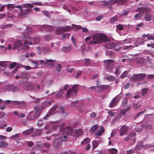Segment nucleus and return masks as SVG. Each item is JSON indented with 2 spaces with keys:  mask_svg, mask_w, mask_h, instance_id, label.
<instances>
[{
  "mask_svg": "<svg viewBox=\"0 0 154 154\" xmlns=\"http://www.w3.org/2000/svg\"><path fill=\"white\" fill-rule=\"evenodd\" d=\"M92 40L91 41L90 43L92 44H99L103 42L106 41V37L102 34L96 33L92 36Z\"/></svg>",
  "mask_w": 154,
  "mask_h": 154,
  "instance_id": "nucleus-1",
  "label": "nucleus"
},
{
  "mask_svg": "<svg viewBox=\"0 0 154 154\" xmlns=\"http://www.w3.org/2000/svg\"><path fill=\"white\" fill-rule=\"evenodd\" d=\"M137 11H139L138 13L136 14L134 16V19L137 20L139 17H141L145 13H147L149 11L147 7H139L137 9Z\"/></svg>",
  "mask_w": 154,
  "mask_h": 154,
  "instance_id": "nucleus-2",
  "label": "nucleus"
},
{
  "mask_svg": "<svg viewBox=\"0 0 154 154\" xmlns=\"http://www.w3.org/2000/svg\"><path fill=\"white\" fill-rule=\"evenodd\" d=\"M146 76V74L145 73H140L134 74L130 78V79L133 81H141Z\"/></svg>",
  "mask_w": 154,
  "mask_h": 154,
  "instance_id": "nucleus-3",
  "label": "nucleus"
},
{
  "mask_svg": "<svg viewBox=\"0 0 154 154\" xmlns=\"http://www.w3.org/2000/svg\"><path fill=\"white\" fill-rule=\"evenodd\" d=\"M61 136L60 134H57L55 137L54 142V146L56 149L60 148L61 146L62 143L60 139Z\"/></svg>",
  "mask_w": 154,
  "mask_h": 154,
  "instance_id": "nucleus-4",
  "label": "nucleus"
},
{
  "mask_svg": "<svg viewBox=\"0 0 154 154\" xmlns=\"http://www.w3.org/2000/svg\"><path fill=\"white\" fill-rule=\"evenodd\" d=\"M104 62L105 67L109 72H111L114 66V61L112 60H108L104 61Z\"/></svg>",
  "mask_w": 154,
  "mask_h": 154,
  "instance_id": "nucleus-5",
  "label": "nucleus"
},
{
  "mask_svg": "<svg viewBox=\"0 0 154 154\" xmlns=\"http://www.w3.org/2000/svg\"><path fill=\"white\" fill-rule=\"evenodd\" d=\"M4 89L6 91H11L15 92L18 91L19 88L14 85L9 84L5 86Z\"/></svg>",
  "mask_w": 154,
  "mask_h": 154,
  "instance_id": "nucleus-6",
  "label": "nucleus"
},
{
  "mask_svg": "<svg viewBox=\"0 0 154 154\" xmlns=\"http://www.w3.org/2000/svg\"><path fill=\"white\" fill-rule=\"evenodd\" d=\"M72 27L70 26H66L65 27L58 29L55 32L57 35H61L63 32H68L72 30Z\"/></svg>",
  "mask_w": 154,
  "mask_h": 154,
  "instance_id": "nucleus-7",
  "label": "nucleus"
},
{
  "mask_svg": "<svg viewBox=\"0 0 154 154\" xmlns=\"http://www.w3.org/2000/svg\"><path fill=\"white\" fill-rule=\"evenodd\" d=\"M27 37L25 39L24 43L22 44V48L23 49H28L29 48V46H27L26 44L30 45L32 44V42L30 41L31 39V37L29 36H27Z\"/></svg>",
  "mask_w": 154,
  "mask_h": 154,
  "instance_id": "nucleus-8",
  "label": "nucleus"
},
{
  "mask_svg": "<svg viewBox=\"0 0 154 154\" xmlns=\"http://www.w3.org/2000/svg\"><path fill=\"white\" fill-rule=\"evenodd\" d=\"M23 88L27 90H33L35 89V86L33 84L30 83H28L25 84L23 86Z\"/></svg>",
  "mask_w": 154,
  "mask_h": 154,
  "instance_id": "nucleus-9",
  "label": "nucleus"
},
{
  "mask_svg": "<svg viewBox=\"0 0 154 154\" xmlns=\"http://www.w3.org/2000/svg\"><path fill=\"white\" fill-rule=\"evenodd\" d=\"M118 95L115 97L110 103L109 105V107L111 108H113L116 106L118 104L119 101V99L117 98Z\"/></svg>",
  "mask_w": 154,
  "mask_h": 154,
  "instance_id": "nucleus-10",
  "label": "nucleus"
},
{
  "mask_svg": "<svg viewBox=\"0 0 154 154\" xmlns=\"http://www.w3.org/2000/svg\"><path fill=\"white\" fill-rule=\"evenodd\" d=\"M6 139V137L4 136L0 135V148L4 147L8 145V143L4 140Z\"/></svg>",
  "mask_w": 154,
  "mask_h": 154,
  "instance_id": "nucleus-11",
  "label": "nucleus"
},
{
  "mask_svg": "<svg viewBox=\"0 0 154 154\" xmlns=\"http://www.w3.org/2000/svg\"><path fill=\"white\" fill-rule=\"evenodd\" d=\"M136 136V133L135 132L131 133L128 136L124 138V140L125 141H128L131 140L133 139L135 141L136 139L135 136Z\"/></svg>",
  "mask_w": 154,
  "mask_h": 154,
  "instance_id": "nucleus-12",
  "label": "nucleus"
},
{
  "mask_svg": "<svg viewBox=\"0 0 154 154\" xmlns=\"http://www.w3.org/2000/svg\"><path fill=\"white\" fill-rule=\"evenodd\" d=\"M128 126L124 125H123L119 130L120 135L121 136L126 134L128 132Z\"/></svg>",
  "mask_w": 154,
  "mask_h": 154,
  "instance_id": "nucleus-13",
  "label": "nucleus"
},
{
  "mask_svg": "<svg viewBox=\"0 0 154 154\" xmlns=\"http://www.w3.org/2000/svg\"><path fill=\"white\" fill-rule=\"evenodd\" d=\"M82 131L81 129H78L74 130L72 136L75 137H78L82 135Z\"/></svg>",
  "mask_w": 154,
  "mask_h": 154,
  "instance_id": "nucleus-14",
  "label": "nucleus"
},
{
  "mask_svg": "<svg viewBox=\"0 0 154 154\" xmlns=\"http://www.w3.org/2000/svg\"><path fill=\"white\" fill-rule=\"evenodd\" d=\"M76 93L75 91H73L72 89H69L66 94V97L68 98L71 97H74L76 96Z\"/></svg>",
  "mask_w": 154,
  "mask_h": 154,
  "instance_id": "nucleus-15",
  "label": "nucleus"
},
{
  "mask_svg": "<svg viewBox=\"0 0 154 154\" xmlns=\"http://www.w3.org/2000/svg\"><path fill=\"white\" fill-rule=\"evenodd\" d=\"M33 112L31 111L30 112L28 115L27 118L29 120H35L38 117L36 116L35 114H33Z\"/></svg>",
  "mask_w": 154,
  "mask_h": 154,
  "instance_id": "nucleus-16",
  "label": "nucleus"
},
{
  "mask_svg": "<svg viewBox=\"0 0 154 154\" xmlns=\"http://www.w3.org/2000/svg\"><path fill=\"white\" fill-rule=\"evenodd\" d=\"M126 2V0H111L109 1H107V2L105 3V4L106 5H108L109 4H111L113 5L116 4L117 3L120 2Z\"/></svg>",
  "mask_w": 154,
  "mask_h": 154,
  "instance_id": "nucleus-17",
  "label": "nucleus"
},
{
  "mask_svg": "<svg viewBox=\"0 0 154 154\" xmlns=\"http://www.w3.org/2000/svg\"><path fill=\"white\" fill-rule=\"evenodd\" d=\"M65 132L68 135H72L73 134V128L71 127H66L65 130Z\"/></svg>",
  "mask_w": 154,
  "mask_h": 154,
  "instance_id": "nucleus-18",
  "label": "nucleus"
},
{
  "mask_svg": "<svg viewBox=\"0 0 154 154\" xmlns=\"http://www.w3.org/2000/svg\"><path fill=\"white\" fill-rule=\"evenodd\" d=\"M29 13V10L28 9H26L22 13H20L18 15V17L20 19H21L25 17L26 15L28 14Z\"/></svg>",
  "mask_w": 154,
  "mask_h": 154,
  "instance_id": "nucleus-19",
  "label": "nucleus"
},
{
  "mask_svg": "<svg viewBox=\"0 0 154 154\" xmlns=\"http://www.w3.org/2000/svg\"><path fill=\"white\" fill-rule=\"evenodd\" d=\"M143 145V143L142 142H139L137 144V146L135 148L134 150H139L142 147L143 148H145V147H147L148 146V145Z\"/></svg>",
  "mask_w": 154,
  "mask_h": 154,
  "instance_id": "nucleus-20",
  "label": "nucleus"
},
{
  "mask_svg": "<svg viewBox=\"0 0 154 154\" xmlns=\"http://www.w3.org/2000/svg\"><path fill=\"white\" fill-rule=\"evenodd\" d=\"M46 62L45 63V65L46 66L52 67L54 65V62L55 60H53L52 59H46Z\"/></svg>",
  "mask_w": 154,
  "mask_h": 154,
  "instance_id": "nucleus-21",
  "label": "nucleus"
},
{
  "mask_svg": "<svg viewBox=\"0 0 154 154\" xmlns=\"http://www.w3.org/2000/svg\"><path fill=\"white\" fill-rule=\"evenodd\" d=\"M22 42L20 40H18L16 41L12 47L13 49H16L19 48L21 45Z\"/></svg>",
  "mask_w": 154,
  "mask_h": 154,
  "instance_id": "nucleus-22",
  "label": "nucleus"
},
{
  "mask_svg": "<svg viewBox=\"0 0 154 154\" xmlns=\"http://www.w3.org/2000/svg\"><path fill=\"white\" fill-rule=\"evenodd\" d=\"M51 104V103L50 101H45L41 103V107L42 109L50 106Z\"/></svg>",
  "mask_w": 154,
  "mask_h": 154,
  "instance_id": "nucleus-23",
  "label": "nucleus"
},
{
  "mask_svg": "<svg viewBox=\"0 0 154 154\" xmlns=\"http://www.w3.org/2000/svg\"><path fill=\"white\" fill-rule=\"evenodd\" d=\"M100 130L98 131L95 134L96 135H97L98 136H100L101 135L102 133H103L104 131V128L103 126H101L100 128Z\"/></svg>",
  "mask_w": 154,
  "mask_h": 154,
  "instance_id": "nucleus-24",
  "label": "nucleus"
},
{
  "mask_svg": "<svg viewBox=\"0 0 154 154\" xmlns=\"http://www.w3.org/2000/svg\"><path fill=\"white\" fill-rule=\"evenodd\" d=\"M99 127V125H93L92 127L90 129V132L92 134L94 133L96 131V130Z\"/></svg>",
  "mask_w": 154,
  "mask_h": 154,
  "instance_id": "nucleus-25",
  "label": "nucleus"
},
{
  "mask_svg": "<svg viewBox=\"0 0 154 154\" xmlns=\"http://www.w3.org/2000/svg\"><path fill=\"white\" fill-rule=\"evenodd\" d=\"M143 40L141 38H138L137 41L134 44L136 46H137L139 45H142L143 44Z\"/></svg>",
  "mask_w": 154,
  "mask_h": 154,
  "instance_id": "nucleus-26",
  "label": "nucleus"
},
{
  "mask_svg": "<svg viewBox=\"0 0 154 154\" xmlns=\"http://www.w3.org/2000/svg\"><path fill=\"white\" fill-rule=\"evenodd\" d=\"M18 106L20 108L24 109L26 107V103L24 101H20Z\"/></svg>",
  "mask_w": 154,
  "mask_h": 154,
  "instance_id": "nucleus-27",
  "label": "nucleus"
},
{
  "mask_svg": "<svg viewBox=\"0 0 154 154\" xmlns=\"http://www.w3.org/2000/svg\"><path fill=\"white\" fill-rule=\"evenodd\" d=\"M34 110L35 111L34 114L36 115V116L39 117L40 114V112L39 107L37 106H35L34 108Z\"/></svg>",
  "mask_w": 154,
  "mask_h": 154,
  "instance_id": "nucleus-28",
  "label": "nucleus"
},
{
  "mask_svg": "<svg viewBox=\"0 0 154 154\" xmlns=\"http://www.w3.org/2000/svg\"><path fill=\"white\" fill-rule=\"evenodd\" d=\"M72 48L71 45L63 47L62 48V51L65 52H67L71 50Z\"/></svg>",
  "mask_w": 154,
  "mask_h": 154,
  "instance_id": "nucleus-29",
  "label": "nucleus"
},
{
  "mask_svg": "<svg viewBox=\"0 0 154 154\" xmlns=\"http://www.w3.org/2000/svg\"><path fill=\"white\" fill-rule=\"evenodd\" d=\"M122 66L119 65L117 67H116V69L115 71V74L116 77H118L119 74H120L119 70L122 67Z\"/></svg>",
  "mask_w": 154,
  "mask_h": 154,
  "instance_id": "nucleus-30",
  "label": "nucleus"
},
{
  "mask_svg": "<svg viewBox=\"0 0 154 154\" xmlns=\"http://www.w3.org/2000/svg\"><path fill=\"white\" fill-rule=\"evenodd\" d=\"M42 50L45 53H48L51 51L49 46L47 45H45L42 47Z\"/></svg>",
  "mask_w": 154,
  "mask_h": 154,
  "instance_id": "nucleus-31",
  "label": "nucleus"
},
{
  "mask_svg": "<svg viewBox=\"0 0 154 154\" xmlns=\"http://www.w3.org/2000/svg\"><path fill=\"white\" fill-rule=\"evenodd\" d=\"M34 128H31L30 129H28L23 132V134L26 135H28L32 133L33 131Z\"/></svg>",
  "mask_w": 154,
  "mask_h": 154,
  "instance_id": "nucleus-32",
  "label": "nucleus"
},
{
  "mask_svg": "<svg viewBox=\"0 0 154 154\" xmlns=\"http://www.w3.org/2000/svg\"><path fill=\"white\" fill-rule=\"evenodd\" d=\"M109 154H117L118 153V150L114 148H111L109 150Z\"/></svg>",
  "mask_w": 154,
  "mask_h": 154,
  "instance_id": "nucleus-33",
  "label": "nucleus"
},
{
  "mask_svg": "<svg viewBox=\"0 0 154 154\" xmlns=\"http://www.w3.org/2000/svg\"><path fill=\"white\" fill-rule=\"evenodd\" d=\"M145 61V60L142 57H139L136 60L137 62L140 64H143Z\"/></svg>",
  "mask_w": 154,
  "mask_h": 154,
  "instance_id": "nucleus-34",
  "label": "nucleus"
},
{
  "mask_svg": "<svg viewBox=\"0 0 154 154\" xmlns=\"http://www.w3.org/2000/svg\"><path fill=\"white\" fill-rule=\"evenodd\" d=\"M130 108L131 107L130 106H129L127 109H124L120 110V113L122 116H124L126 112L130 110Z\"/></svg>",
  "mask_w": 154,
  "mask_h": 154,
  "instance_id": "nucleus-35",
  "label": "nucleus"
},
{
  "mask_svg": "<svg viewBox=\"0 0 154 154\" xmlns=\"http://www.w3.org/2000/svg\"><path fill=\"white\" fill-rule=\"evenodd\" d=\"M116 44L115 43H110L107 45V47L109 49H113L115 48V46Z\"/></svg>",
  "mask_w": 154,
  "mask_h": 154,
  "instance_id": "nucleus-36",
  "label": "nucleus"
},
{
  "mask_svg": "<svg viewBox=\"0 0 154 154\" xmlns=\"http://www.w3.org/2000/svg\"><path fill=\"white\" fill-rule=\"evenodd\" d=\"M106 79L109 82H112L115 80V78L114 76L110 75L107 77Z\"/></svg>",
  "mask_w": 154,
  "mask_h": 154,
  "instance_id": "nucleus-37",
  "label": "nucleus"
},
{
  "mask_svg": "<svg viewBox=\"0 0 154 154\" xmlns=\"http://www.w3.org/2000/svg\"><path fill=\"white\" fill-rule=\"evenodd\" d=\"M118 17L117 16H115L111 18L110 22L111 23H113L118 20Z\"/></svg>",
  "mask_w": 154,
  "mask_h": 154,
  "instance_id": "nucleus-38",
  "label": "nucleus"
},
{
  "mask_svg": "<svg viewBox=\"0 0 154 154\" xmlns=\"http://www.w3.org/2000/svg\"><path fill=\"white\" fill-rule=\"evenodd\" d=\"M97 89L95 90V92L96 93H98L103 91V89H102V87L101 85L97 86Z\"/></svg>",
  "mask_w": 154,
  "mask_h": 154,
  "instance_id": "nucleus-39",
  "label": "nucleus"
},
{
  "mask_svg": "<svg viewBox=\"0 0 154 154\" xmlns=\"http://www.w3.org/2000/svg\"><path fill=\"white\" fill-rule=\"evenodd\" d=\"M90 62L91 59L85 58L84 61L85 65L86 66H88Z\"/></svg>",
  "mask_w": 154,
  "mask_h": 154,
  "instance_id": "nucleus-40",
  "label": "nucleus"
},
{
  "mask_svg": "<svg viewBox=\"0 0 154 154\" xmlns=\"http://www.w3.org/2000/svg\"><path fill=\"white\" fill-rule=\"evenodd\" d=\"M79 85H74L72 86V90L75 91L77 93V91L79 89L78 88Z\"/></svg>",
  "mask_w": 154,
  "mask_h": 154,
  "instance_id": "nucleus-41",
  "label": "nucleus"
},
{
  "mask_svg": "<svg viewBox=\"0 0 154 154\" xmlns=\"http://www.w3.org/2000/svg\"><path fill=\"white\" fill-rule=\"evenodd\" d=\"M70 37V34L69 33L63 34L62 35V38L63 39H68Z\"/></svg>",
  "mask_w": 154,
  "mask_h": 154,
  "instance_id": "nucleus-42",
  "label": "nucleus"
},
{
  "mask_svg": "<svg viewBox=\"0 0 154 154\" xmlns=\"http://www.w3.org/2000/svg\"><path fill=\"white\" fill-rule=\"evenodd\" d=\"M43 27L49 31L52 30L53 28L52 26L46 25H44Z\"/></svg>",
  "mask_w": 154,
  "mask_h": 154,
  "instance_id": "nucleus-43",
  "label": "nucleus"
},
{
  "mask_svg": "<svg viewBox=\"0 0 154 154\" xmlns=\"http://www.w3.org/2000/svg\"><path fill=\"white\" fill-rule=\"evenodd\" d=\"M99 143L96 140H94L92 142V145L93 149H94L97 147Z\"/></svg>",
  "mask_w": 154,
  "mask_h": 154,
  "instance_id": "nucleus-44",
  "label": "nucleus"
},
{
  "mask_svg": "<svg viewBox=\"0 0 154 154\" xmlns=\"http://www.w3.org/2000/svg\"><path fill=\"white\" fill-rule=\"evenodd\" d=\"M145 19L147 21H150L151 20V16L150 14L146 15L144 17Z\"/></svg>",
  "mask_w": 154,
  "mask_h": 154,
  "instance_id": "nucleus-45",
  "label": "nucleus"
},
{
  "mask_svg": "<svg viewBox=\"0 0 154 154\" xmlns=\"http://www.w3.org/2000/svg\"><path fill=\"white\" fill-rule=\"evenodd\" d=\"M128 103V100L126 99L123 100L122 101V105L123 107H125L126 105Z\"/></svg>",
  "mask_w": 154,
  "mask_h": 154,
  "instance_id": "nucleus-46",
  "label": "nucleus"
},
{
  "mask_svg": "<svg viewBox=\"0 0 154 154\" xmlns=\"http://www.w3.org/2000/svg\"><path fill=\"white\" fill-rule=\"evenodd\" d=\"M102 87V89H103V91H105L108 89L109 87V85H101Z\"/></svg>",
  "mask_w": 154,
  "mask_h": 154,
  "instance_id": "nucleus-47",
  "label": "nucleus"
},
{
  "mask_svg": "<svg viewBox=\"0 0 154 154\" xmlns=\"http://www.w3.org/2000/svg\"><path fill=\"white\" fill-rule=\"evenodd\" d=\"M31 97L33 99H35V100L33 101L34 103H39L41 101L40 98H35V97Z\"/></svg>",
  "mask_w": 154,
  "mask_h": 154,
  "instance_id": "nucleus-48",
  "label": "nucleus"
},
{
  "mask_svg": "<svg viewBox=\"0 0 154 154\" xmlns=\"http://www.w3.org/2000/svg\"><path fill=\"white\" fill-rule=\"evenodd\" d=\"M132 38H128L123 41V42L124 44H128L131 43L132 42Z\"/></svg>",
  "mask_w": 154,
  "mask_h": 154,
  "instance_id": "nucleus-49",
  "label": "nucleus"
},
{
  "mask_svg": "<svg viewBox=\"0 0 154 154\" xmlns=\"http://www.w3.org/2000/svg\"><path fill=\"white\" fill-rule=\"evenodd\" d=\"M148 90V89L147 88H146L143 89L142 90V95L144 96L146 94H147Z\"/></svg>",
  "mask_w": 154,
  "mask_h": 154,
  "instance_id": "nucleus-50",
  "label": "nucleus"
},
{
  "mask_svg": "<svg viewBox=\"0 0 154 154\" xmlns=\"http://www.w3.org/2000/svg\"><path fill=\"white\" fill-rule=\"evenodd\" d=\"M90 140L88 138H85L83 141L81 142V144H87L90 142Z\"/></svg>",
  "mask_w": 154,
  "mask_h": 154,
  "instance_id": "nucleus-51",
  "label": "nucleus"
},
{
  "mask_svg": "<svg viewBox=\"0 0 154 154\" xmlns=\"http://www.w3.org/2000/svg\"><path fill=\"white\" fill-rule=\"evenodd\" d=\"M63 89H61L57 93L56 96L57 97H60L61 96L63 95Z\"/></svg>",
  "mask_w": 154,
  "mask_h": 154,
  "instance_id": "nucleus-52",
  "label": "nucleus"
},
{
  "mask_svg": "<svg viewBox=\"0 0 154 154\" xmlns=\"http://www.w3.org/2000/svg\"><path fill=\"white\" fill-rule=\"evenodd\" d=\"M22 5L28 9H30L33 7V5L29 4H25L23 5Z\"/></svg>",
  "mask_w": 154,
  "mask_h": 154,
  "instance_id": "nucleus-53",
  "label": "nucleus"
},
{
  "mask_svg": "<svg viewBox=\"0 0 154 154\" xmlns=\"http://www.w3.org/2000/svg\"><path fill=\"white\" fill-rule=\"evenodd\" d=\"M128 72L127 71H125L121 76V78L122 79H123L126 77L128 76Z\"/></svg>",
  "mask_w": 154,
  "mask_h": 154,
  "instance_id": "nucleus-54",
  "label": "nucleus"
},
{
  "mask_svg": "<svg viewBox=\"0 0 154 154\" xmlns=\"http://www.w3.org/2000/svg\"><path fill=\"white\" fill-rule=\"evenodd\" d=\"M37 125L38 127H41L44 125V123L42 120H40L38 121Z\"/></svg>",
  "mask_w": 154,
  "mask_h": 154,
  "instance_id": "nucleus-55",
  "label": "nucleus"
},
{
  "mask_svg": "<svg viewBox=\"0 0 154 154\" xmlns=\"http://www.w3.org/2000/svg\"><path fill=\"white\" fill-rule=\"evenodd\" d=\"M52 38L51 36L49 35H48L44 37V39L45 40L48 41L51 39Z\"/></svg>",
  "mask_w": 154,
  "mask_h": 154,
  "instance_id": "nucleus-56",
  "label": "nucleus"
},
{
  "mask_svg": "<svg viewBox=\"0 0 154 154\" xmlns=\"http://www.w3.org/2000/svg\"><path fill=\"white\" fill-rule=\"evenodd\" d=\"M35 44H38L40 42V39L38 38H34L33 39Z\"/></svg>",
  "mask_w": 154,
  "mask_h": 154,
  "instance_id": "nucleus-57",
  "label": "nucleus"
},
{
  "mask_svg": "<svg viewBox=\"0 0 154 154\" xmlns=\"http://www.w3.org/2000/svg\"><path fill=\"white\" fill-rule=\"evenodd\" d=\"M32 63L35 65L34 68H37L38 67V61H32Z\"/></svg>",
  "mask_w": 154,
  "mask_h": 154,
  "instance_id": "nucleus-58",
  "label": "nucleus"
},
{
  "mask_svg": "<svg viewBox=\"0 0 154 154\" xmlns=\"http://www.w3.org/2000/svg\"><path fill=\"white\" fill-rule=\"evenodd\" d=\"M134 152V150L132 149H130L126 151V154H132Z\"/></svg>",
  "mask_w": 154,
  "mask_h": 154,
  "instance_id": "nucleus-59",
  "label": "nucleus"
},
{
  "mask_svg": "<svg viewBox=\"0 0 154 154\" xmlns=\"http://www.w3.org/2000/svg\"><path fill=\"white\" fill-rule=\"evenodd\" d=\"M17 63L16 62H13L9 66L11 69L14 68L16 66Z\"/></svg>",
  "mask_w": 154,
  "mask_h": 154,
  "instance_id": "nucleus-60",
  "label": "nucleus"
},
{
  "mask_svg": "<svg viewBox=\"0 0 154 154\" xmlns=\"http://www.w3.org/2000/svg\"><path fill=\"white\" fill-rule=\"evenodd\" d=\"M147 59L149 62L150 66L151 67L153 66H154V64L151 62V59L150 58V57L149 56H148L147 57Z\"/></svg>",
  "mask_w": 154,
  "mask_h": 154,
  "instance_id": "nucleus-61",
  "label": "nucleus"
},
{
  "mask_svg": "<svg viewBox=\"0 0 154 154\" xmlns=\"http://www.w3.org/2000/svg\"><path fill=\"white\" fill-rule=\"evenodd\" d=\"M57 105H54L52 107L50 112H51V113L53 112L57 109Z\"/></svg>",
  "mask_w": 154,
  "mask_h": 154,
  "instance_id": "nucleus-62",
  "label": "nucleus"
},
{
  "mask_svg": "<svg viewBox=\"0 0 154 154\" xmlns=\"http://www.w3.org/2000/svg\"><path fill=\"white\" fill-rule=\"evenodd\" d=\"M116 28H118L119 30H122L124 29V27L121 24H119L118 25Z\"/></svg>",
  "mask_w": 154,
  "mask_h": 154,
  "instance_id": "nucleus-63",
  "label": "nucleus"
},
{
  "mask_svg": "<svg viewBox=\"0 0 154 154\" xmlns=\"http://www.w3.org/2000/svg\"><path fill=\"white\" fill-rule=\"evenodd\" d=\"M147 78L149 79H154V75L149 74L147 76Z\"/></svg>",
  "mask_w": 154,
  "mask_h": 154,
  "instance_id": "nucleus-64",
  "label": "nucleus"
}]
</instances>
